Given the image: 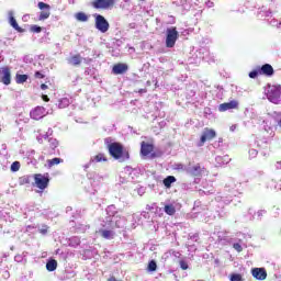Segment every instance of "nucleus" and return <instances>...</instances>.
Here are the masks:
<instances>
[{
    "instance_id": "f257e3e1",
    "label": "nucleus",
    "mask_w": 281,
    "mask_h": 281,
    "mask_svg": "<svg viewBox=\"0 0 281 281\" xmlns=\"http://www.w3.org/2000/svg\"><path fill=\"white\" fill-rule=\"evenodd\" d=\"M105 212L106 217L105 221L101 223L102 227H105L106 229H117L126 225V218L120 215L115 205L108 206Z\"/></svg>"
},
{
    "instance_id": "f03ea898",
    "label": "nucleus",
    "mask_w": 281,
    "mask_h": 281,
    "mask_svg": "<svg viewBox=\"0 0 281 281\" xmlns=\"http://www.w3.org/2000/svg\"><path fill=\"white\" fill-rule=\"evenodd\" d=\"M238 190H240V182H236L234 178H228L225 184V191L229 192V195L218 194L215 200L217 203H225V205L232 203V196H236L238 194Z\"/></svg>"
},
{
    "instance_id": "7ed1b4c3",
    "label": "nucleus",
    "mask_w": 281,
    "mask_h": 281,
    "mask_svg": "<svg viewBox=\"0 0 281 281\" xmlns=\"http://www.w3.org/2000/svg\"><path fill=\"white\" fill-rule=\"evenodd\" d=\"M266 95L272 104H281V85L268 83L266 88Z\"/></svg>"
},
{
    "instance_id": "20e7f679",
    "label": "nucleus",
    "mask_w": 281,
    "mask_h": 281,
    "mask_svg": "<svg viewBox=\"0 0 281 281\" xmlns=\"http://www.w3.org/2000/svg\"><path fill=\"white\" fill-rule=\"evenodd\" d=\"M109 153L111 157L119 161H126L128 159V151L124 150V147L120 143H112L109 145Z\"/></svg>"
},
{
    "instance_id": "39448f33",
    "label": "nucleus",
    "mask_w": 281,
    "mask_h": 281,
    "mask_svg": "<svg viewBox=\"0 0 281 281\" xmlns=\"http://www.w3.org/2000/svg\"><path fill=\"white\" fill-rule=\"evenodd\" d=\"M94 23H95L97 30L102 34H106V32H109V27H111V25L109 24V21H106V18L98 13L94 14Z\"/></svg>"
},
{
    "instance_id": "423d86ee",
    "label": "nucleus",
    "mask_w": 281,
    "mask_h": 281,
    "mask_svg": "<svg viewBox=\"0 0 281 281\" xmlns=\"http://www.w3.org/2000/svg\"><path fill=\"white\" fill-rule=\"evenodd\" d=\"M179 38V32L177 31V27L171 26L167 29L166 32V47H175V44L177 43V40Z\"/></svg>"
},
{
    "instance_id": "0eeeda50",
    "label": "nucleus",
    "mask_w": 281,
    "mask_h": 281,
    "mask_svg": "<svg viewBox=\"0 0 281 281\" xmlns=\"http://www.w3.org/2000/svg\"><path fill=\"white\" fill-rule=\"evenodd\" d=\"M34 179H35V186L40 190H45L47 188V186H49V176L47 173H46V176L36 173L34 176Z\"/></svg>"
},
{
    "instance_id": "6e6552de",
    "label": "nucleus",
    "mask_w": 281,
    "mask_h": 281,
    "mask_svg": "<svg viewBox=\"0 0 281 281\" xmlns=\"http://www.w3.org/2000/svg\"><path fill=\"white\" fill-rule=\"evenodd\" d=\"M186 172L188 175H191V177H201L203 175V170H205L203 167H201L200 164H189L186 168H184Z\"/></svg>"
},
{
    "instance_id": "1a4fd4ad",
    "label": "nucleus",
    "mask_w": 281,
    "mask_h": 281,
    "mask_svg": "<svg viewBox=\"0 0 281 281\" xmlns=\"http://www.w3.org/2000/svg\"><path fill=\"white\" fill-rule=\"evenodd\" d=\"M115 5V0H94L92 2V7L95 10H109V8H113Z\"/></svg>"
},
{
    "instance_id": "9d476101",
    "label": "nucleus",
    "mask_w": 281,
    "mask_h": 281,
    "mask_svg": "<svg viewBox=\"0 0 281 281\" xmlns=\"http://www.w3.org/2000/svg\"><path fill=\"white\" fill-rule=\"evenodd\" d=\"M214 137H216V131L210 130V128H204V131L202 132L200 142L198 143V146L199 147L203 146V144H205V142H207L210 139H214Z\"/></svg>"
},
{
    "instance_id": "9b49d317",
    "label": "nucleus",
    "mask_w": 281,
    "mask_h": 281,
    "mask_svg": "<svg viewBox=\"0 0 281 281\" xmlns=\"http://www.w3.org/2000/svg\"><path fill=\"white\" fill-rule=\"evenodd\" d=\"M0 76H1V82H3V85H10V82H12V74L10 72V68L4 67L2 68V70L0 71Z\"/></svg>"
},
{
    "instance_id": "f8f14e48",
    "label": "nucleus",
    "mask_w": 281,
    "mask_h": 281,
    "mask_svg": "<svg viewBox=\"0 0 281 281\" xmlns=\"http://www.w3.org/2000/svg\"><path fill=\"white\" fill-rule=\"evenodd\" d=\"M251 273L256 280H267V270L265 268H254Z\"/></svg>"
},
{
    "instance_id": "ddd939ff",
    "label": "nucleus",
    "mask_w": 281,
    "mask_h": 281,
    "mask_svg": "<svg viewBox=\"0 0 281 281\" xmlns=\"http://www.w3.org/2000/svg\"><path fill=\"white\" fill-rule=\"evenodd\" d=\"M8 15H9V23H10L11 27H13V30H15L16 32H20V33L25 32L23 29H21V26H19L16 19H14V11H9Z\"/></svg>"
},
{
    "instance_id": "4468645a",
    "label": "nucleus",
    "mask_w": 281,
    "mask_h": 281,
    "mask_svg": "<svg viewBox=\"0 0 281 281\" xmlns=\"http://www.w3.org/2000/svg\"><path fill=\"white\" fill-rule=\"evenodd\" d=\"M32 120H41L45 117V108L43 106H37L30 113Z\"/></svg>"
},
{
    "instance_id": "2eb2a0df",
    "label": "nucleus",
    "mask_w": 281,
    "mask_h": 281,
    "mask_svg": "<svg viewBox=\"0 0 281 281\" xmlns=\"http://www.w3.org/2000/svg\"><path fill=\"white\" fill-rule=\"evenodd\" d=\"M273 74H274L273 66H271L270 64H265L261 67H259V76L271 77L273 76Z\"/></svg>"
},
{
    "instance_id": "dca6fc26",
    "label": "nucleus",
    "mask_w": 281,
    "mask_h": 281,
    "mask_svg": "<svg viewBox=\"0 0 281 281\" xmlns=\"http://www.w3.org/2000/svg\"><path fill=\"white\" fill-rule=\"evenodd\" d=\"M153 150H155V147L153 146V144H148L145 142L142 143L140 155H143V157H148V155H150Z\"/></svg>"
},
{
    "instance_id": "f3484780",
    "label": "nucleus",
    "mask_w": 281,
    "mask_h": 281,
    "mask_svg": "<svg viewBox=\"0 0 281 281\" xmlns=\"http://www.w3.org/2000/svg\"><path fill=\"white\" fill-rule=\"evenodd\" d=\"M237 108H238V101H231L227 103L220 104L218 111L225 112V111H229L232 109H237Z\"/></svg>"
},
{
    "instance_id": "a211bd4d",
    "label": "nucleus",
    "mask_w": 281,
    "mask_h": 281,
    "mask_svg": "<svg viewBox=\"0 0 281 281\" xmlns=\"http://www.w3.org/2000/svg\"><path fill=\"white\" fill-rule=\"evenodd\" d=\"M112 71L116 76L120 74H126V71H128V66L126 64H117L112 68Z\"/></svg>"
},
{
    "instance_id": "6ab92c4d",
    "label": "nucleus",
    "mask_w": 281,
    "mask_h": 281,
    "mask_svg": "<svg viewBox=\"0 0 281 281\" xmlns=\"http://www.w3.org/2000/svg\"><path fill=\"white\" fill-rule=\"evenodd\" d=\"M67 63L68 65H72V67H78V65L82 63V56H80L79 54L72 55L67 59Z\"/></svg>"
},
{
    "instance_id": "aec40b11",
    "label": "nucleus",
    "mask_w": 281,
    "mask_h": 281,
    "mask_svg": "<svg viewBox=\"0 0 281 281\" xmlns=\"http://www.w3.org/2000/svg\"><path fill=\"white\" fill-rule=\"evenodd\" d=\"M215 161H216V166H227V164L232 161V158H229L227 155L216 156Z\"/></svg>"
},
{
    "instance_id": "412c9836",
    "label": "nucleus",
    "mask_w": 281,
    "mask_h": 281,
    "mask_svg": "<svg viewBox=\"0 0 281 281\" xmlns=\"http://www.w3.org/2000/svg\"><path fill=\"white\" fill-rule=\"evenodd\" d=\"M99 234L102 236V238H105L106 240H113V238H115V232L113 231L102 229L99 232Z\"/></svg>"
},
{
    "instance_id": "4be33fe9",
    "label": "nucleus",
    "mask_w": 281,
    "mask_h": 281,
    "mask_svg": "<svg viewBox=\"0 0 281 281\" xmlns=\"http://www.w3.org/2000/svg\"><path fill=\"white\" fill-rule=\"evenodd\" d=\"M75 19L79 23H87V21H89V15H87L85 12H77L75 13Z\"/></svg>"
},
{
    "instance_id": "5701e85b",
    "label": "nucleus",
    "mask_w": 281,
    "mask_h": 281,
    "mask_svg": "<svg viewBox=\"0 0 281 281\" xmlns=\"http://www.w3.org/2000/svg\"><path fill=\"white\" fill-rule=\"evenodd\" d=\"M71 104V100L69 98H61L58 100L57 106L58 109H67Z\"/></svg>"
},
{
    "instance_id": "b1692460",
    "label": "nucleus",
    "mask_w": 281,
    "mask_h": 281,
    "mask_svg": "<svg viewBox=\"0 0 281 281\" xmlns=\"http://www.w3.org/2000/svg\"><path fill=\"white\" fill-rule=\"evenodd\" d=\"M57 267H58V261H56V259H49L46 262L47 271H56Z\"/></svg>"
},
{
    "instance_id": "393cba45",
    "label": "nucleus",
    "mask_w": 281,
    "mask_h": 281,
    "mask_svg": "<svg viewBox=\"0 0 281 281\" xmlns=\"http://www.w3.org/2000/svg\"><path fill=\"white\" fill-rule=\"evenodd\" d=\"M176 181H177V178H175V176H168L162 180V183L165 188H172V183H175Z\"/></svg>"
},
{
    "instance_id": "a878e982",
    "label": "nucleus",
    "mask_w": 281,
    "mask_h": 281,
    "mask_svg": "<svg viewBox=\"0 0 281 281\" xmlns=\"http://www.w3.org/2000/svg\"><path fill=\"white\" fill-rule=\"evenodd\" d=\"M257 16L259 19H269V16H271V11L263 7L260 11H258Z\"/></svg>"
},
{
    "instance_id": "bb28decb",
    "label": "nucleus",
    "mask_w": 281,
    "mask_h": 281,
    "mask_svg": "<svg viewBox=\"0 0 281 281\" xmlns=\"http://www.w3.org/2000/svg\"><path fill=\"white\" fill-rule=\"evenodd\" d=\"M50 135H52V130H48V132H46L45 134H40L37 136L38 144H43V139L49 142V139H52V137H49Z\"/></svg>"
},
{
    "instance_id": "cd10ccee",
    "label": "nucleus",
    "mask_w": 281,
    "mask_h": 281,
    "mask_svg": "<svg viewBox=\"0 0 281 281\" xmlns=\"http://www.w3.org/2000/svg\"><path fill=\"white\" fill-rule=\"evenodd\" d=\"M100 161H106L104 154H99L90 159V164H100Z\"/></svg>"
},
{
    "instance_id": "c85d7f7f",
    "label": "nucleus",
    "mask_w": 281,
    "mask_h": 281,
    "mask_svg": "<svg viewBox=\"0 0 281 281\" xmlns=\"http://www.w3.org/2000/svg\"><path fill=\"white\" fill-rule=\"evenodd\" d=\"M165 212L169 216H175V213L177 212V209H175V205H172V204H167V205H165Z\"/></svg>"
},
{
    "instance_id": "c756f323",
    "label": "nucleus",
    "mask_w": 281,
    "mask_h": 281,
    "mask_svg": "<svg viewBox=\"0 0 281 281\" xmlns=\"http://www.w3.org/2000/svg\"><path fill=\"white\" fill-rule=\"evenodd\" d=\"M69 247H78L80 245V237H70L68 240Z\"/></svg>"
},
{
    "instance_id": "7c9ffc66",
    "label": "nucleus",
    "mask_w": 281,
    "mask_h": 281,
    "mask_svg": "<svg viewBox=\"0 0 281 281\" xmlns=\"http://www.w3.org/2000/svg\"><path fill=\"white\" fill-rule=\"evenodd\" d=\"M175 4L184 8V10H188V8H190L189 0H176Z\"/></svg>"
},
{
    "instance_id": "2f4dec72",
    "label": "nucleus",
    "mask_w": 281,
    "mask_h": 281,
    "mask_svg": "<svg viewBox=\"0 0 281 281\" xmlns=\"http://www.w3.org/2000/svg\"><path fill=\"white\" fill-rule=\"evenodd\" d=\"M37 231L40 232V234H42V236H46L47 232L49 231V226L45 224L38 225Z\"/></svg>"
},
{
    "instance_id": "473e14b6",
    "label": "nucleus",
    "mask_w": 281,
    "mask_h": 281,
    "mask_svg": "<svg viewBox=\"0 0 281 281\" xmlns=\"http://www.w3.org/2000/svg\"><path fill=\"white\" fill-rule=\"evenodd\" d=\"M15 81L18 85H23V82H27V75H16Z\"/></svg>"
},
{
    "instance_id": "72a5a7b5",
    "label": "nucleus",
    "mask_w": 281,
    "mask_h": 281,
    "mask_svg": "<svg viewBox=\"0 0 281 281\" xmlns=\"http://www.w3.org/2000/svg\"><path fill=\"white\" fill-rule=\"evenodd\" d=\"M257 146L263 148V150H269V143L267 140H257Z\"/></svg>"
},
{
    "instance_id": "f704fd0d",
    "label": "nucleus",
    "mask_w": 281,
    "mask_h": 281,
    "mask_svg": "<svg viewBox=\"0 0 281 281\" xmlns=\"http://www.w3.org/2000/svg\"><path fill=\"white\" fill-rule=\"evenodd\" d=\"M60 161H63V159L60 158H53L50 160H47L49 168H52V166H58Z\"/></svg>"
},
{
    "instance_id": "c9c22d12",
    "label": "nucleus",
    "mask_w": 281,
    "mask_h": 281,
    "mask_svg": "<svg viewBox=\"0 0 281 281\" xmlns=\"http://www.w3.org/2000/svg\"><path fill=\"white\" fill-rule=\"evenodd\" d=\"M20 168H21V162H19V161L12 162L11 172H19Z\"/></svg>"
},
{
    "instance_id": "e433bc0d",
    "label": "nucleus",
    "mask_w": 281,
    "mask_h": 281,
    "mask_svg": "<svg viewBox=\"0 0 281 281\" xmlns=\"http://www.w3.org/2000/svg\"><path fill=\"white\" fill-rule=\"evenodd\" d=\"M147 269L150 272L157 271V262L155 260L149 261Z\"/></svg>"
},
{
    "instance_id": "4c0bfd02",
    "label": "nucleus",
    "mask_w": 281,
    "mask_h": 281,
    "mask_svg": "<svg viewBox=\"0 0 281 281\" xmlns=\"http://www.w3.org/2000/svg\"><path fill=\"white\" fill-rule=\"evenodd\" d=\"M49 10H47V11H42L41 13H40V16H38V20L40 21H45V19H49Z\"/></svg>"
},
{
    "instance_id": "58836bf2",
    "label": "nucleus",
    "mask_w": 281,
    "mask_h": 281,
    "mask_svg": "<svg viewBox=\"0 0 281 281\" xmlns=\"http://www.w3.org/2000/svg\"><path fill=\"white\" fill-rule=\"evenodd\" d=\"M231 281H243V276L238 273L231 274Z\"/></svg>"
},
{
    "instance_id": "ea45409f",
    "label": "nucleus",
    "mask_w": 281,
    "mask_h": 281,
    "mask_svg": "<svg viewBox=\"0 0 281 281\" xmlns=\"http://www.w3.org/2000/svg\"><path fill=\"white\" fill-rule=\"evenodd\" d=\"M48 144H50V148H57L58 146V140L56 138H48Z\"/></svg>"
},
{
    "instance_id": "a19ab883",
    "label": "nucleus",
    "mask_w": 281,
    "mask_h": 281,
    "mask_svg": "<svg viewBox=\"0 0 281 281\" xmlns=\"http://www.w3.org/2000/svg\"><path fill=\"white\" fill-rule=\"evenodd\" d=\"M258 76H260L259 68L249 72V78L256 79V78H258Z\"/></svg>"
},
{
    "instance_id": "79ce46f5",
    "label": "nucleus",
    "mask_w": 281,
    "mask_h": 281,
    "mask_svg": "<svg viewBox=\"0 0 281 281\" xmlns=\"http://www.w3.org/2000/svg\"><path fill=\"white\" fill-rule=\"evenodd\" d=\"M42 31H43V29L38 25L31 26V32H34L35 34H41Z\"/></svg>"
},
{
    "instance_id": "37998d69",
    "label": "nucleus",
    "mask_w": 281,
    "mask_h": 281,
    "mask_svg": "<svg viewBox=\"0 0 281 281\" xmlns=\"http://www.w3.org/2000/svg\"><path fill=\"white\" fill-rule=\"evenodd\" d=\"M233 249H235V251H238V254H240V251H243V246L239 243H235L233 244Z\"/></svg>"
},
{
    "instance_id": "c03bdc74",
    "label": "nucleus",
    "mask_w": 281,
    "mask_h": 281,
    "mask_svg": "<svg viewBox=\"0 0 281 281\" xmlns=\"http://www.w3.org/2000/svg\"><path fill=\"white\" fill-rule=\"evenodd\" d=\"M37 7L40 8V10H49V4L45 2H38Z\"/></svg>"
},
{
    "instance_id": "a18cd8bd",
    "label": "nucleus",
    "mask_w": 281,
    "mask_h": 281,
    "mask_svg": "<svg viewBox=\"0 0 281 281\" xmlns=\"http://www.w3.org/2000/svg\"><path fill=\"white\" fill-rule=\"evenodd\" d=\"M179 265H180V268L182 269V271H187L189 266L186 260H180Z\"/></svg>"
},
{
    "instance_id": "49530a36",
    "label": "nucleus",
    "mask_w": 281,
    "mask_h": 281,
    "mask_svg": "<svg viewBox=\"0 0 281 281\" xmlns=\"http://www.w3.org/2000/svg\"><path fill=\"white\" fill-rule=\"evenodd\" d=\"M249 157H250V159H256V157H258V150L250 149L249 150Z\"/></svg>"
},
{
    "instance_id": "de8ad7c7",
    "label": "nucleus",
    "mask_w": 281,
    "mask_h": 281,
    "mask_svg": "<svg viewBox=\"0 0 281 281\" xmlns=\"http://www.w3.org/2000/svg\"><path fill=\"white\" fill-rule=\"evenodd\" d=\"M270 25H272V27H280L281 22L278 23V20H272V21L270 22Z\"/></svg>"
},
{
    "instance_id": "09e8293b",
    "label": "nucleus",
    "mask_w": 281,
    "mask_h": 281,
    "mask_svg": "<svg viewBox=\"0 0 281 281\" xmlns=\"http://www.w3.org/2000/svg\"><path fill=\"white\" fill-rule=\"evenodd\" d=\"M15 262H23V255H16L14 257Z\"/></svg>"
},
{
    "instance_id": "8fccbe9b",
    "label": "nucleus",
    "mask_w": 281,
    "mask_h": 281,
    "mask_svg": "<svg viewBox=\"0 0 281 281\" xmlns=\"http://www.w3.org/2000/svg\"><path fill=\"white\" fill-rule=\"evenodd\" d=\"M35 78L43 79V78H45V75L42 74L41 71H36L35 72Z\"/></svg>"
},
{
    "instance_id": "3c124183",
    "label": "nucleus",
    "mask_w": 281,
    "mask_h": 281,
    "mask_svg": "<svg viewBox=\"0 0 281 281\" xmlns=\"http://www.w3.org/2000/svg\"><path fill=\"white\" fill-rule=\"evenodd\" d=\"M95 179H100V177L94 176V179L92 181H90L92 188H95L98 186V183L95 182Z\"/></svg>"
},
{
    "instance_id": "603ef678",
    "label": "nucleus",
    "mask_w": 281,
    "mask_h": 281,
    "mask_svg": "<svg viewBox=\"0 0 281 281\" xmlns=\"http://www.w3.org/2000/svg\"><path fill=\"white\" fill-rule=\"evenodd\" d=\"M205 5H206L207 8H214V2L207 0V1L205 2Z\"/></svg>"
},
{
    "instance_id": "864d4df0",
    "label": "nucleus",
    "mask_w": 281,
    "mask_h": 281,
    "mask_svg": "<svg viewBox=\"0 0 281 281\" xmlns=\"http://www.w3.org/2000/svg\"><path fill=\"white\" fill-rule=\"evenodd\" d=\"M21 183H30V178L27 177L21 178Z\"/></svg>"
},
{
    "instance_id": "5fc2aeb1",
    "label": "nucleus",
    "mask_w": 281,
    "mask_h": 281,
    "mask_svg": "<svg viewBox=\"0 0 281 281\" xmlns=\"http://www.w3.org/2000/svg\"><path fill=\"white\" fill-rule=\"evenodd\" d=\"M2 277L4 278V280H8V278H10V272L8 270L4 271Z\"/></svg>"
},
{
    "instance_id": "6e6d98bb",
    "label": "nucleus",
    "mask_w": 281,
    "mask_h": 281,
    "mask_svg": "<svg viewBox=\"0 0 281 281\" xmlns=\"http://www.w3.org/2000/svg\"><path fill=\"white\" fill-rule=\"evenodd\" d=\"M137 192H138L139 196H142L146 192V189L139 188Z\"/></svg>"
},
{
    "instance_id": "4d7b16f0",
    "label": "nucleus",
    "mask_w": 281,
    "mask_h": 281,
    "mask_svg": "<svg viewBox=\"0 0 281 281\" xmlns=\"http://www.w3.org/2000/svg\"><path fill=\"white\" fill-rule=\"evenodd\" d=\"M276 168H277V170H281V161H278V162L276 164Z\"/></svg>"
},
{
    "instance_id": "13d9d810",
    "label": "nucleus",
    "mask_w": 281,
    "mask_h": 281,
    "mask_svg": "<svg viewBox=\"0 0 281 281\" xmlns=\"http://www.w3.org/2000/svg\"><path fill=\"white\" fill-rule=\"evenodd\" d=\"M265 213H266L265 211H259V212L257 213L258 218H260Z\"/></svg>"
},
{
    "instance_id": "bf43d9fd",
    "label": "nucleus",
    "mask_w": 281,
    "mask_h": 281,
    "mask_svg": "<svg viewBox=\"0 0 281 281\" xmlns=\"http://www.w3.org/2000/svg\"><path fill=\"white\" fill-rule=\"evenodd\" d=\"M147 91H148V90H147L146 88H145V89H139V90H138V93H140V94H142V93H147Z\"/></svg>"
},
{
    "instance_id": "052dcab7",
    "label": "nucleus",
    "mask_w": 281,
    "mask_h": 281,
    "mask_svg": "<svg viewBox=\"0 0 281 281\" xmlns=\"http://www.w3.org/2000/svg\"><path fill=\"white\" fill-rule=\"evenodd\" d=\"M191 238L196 241V240H199V235L195 234V235L191 236Z\"/></svg>"
},
{
    "instance_id": "680f3d73",
    "label": "nucleus",
    "mask_w": 281,
    "mask_h": 281,
    "mask_svg": "<svg viewBox=\"0 0 281 281\" xmlns=\"http://www.w3.org/2000/svg\"><path fill=\"white\" fill-rule=\"evenodd\" d=\"M41 89H42L43 91H45V89H47V85L42 83V85H41Z\"/></svg>"
},
{
    "instance_id": "e2e57ef3",
    "label": "nucleus",
    "mask_w": 281,
    "mask_h": 281,
    "mask_svg": "<svg viewBox=\"0 0 281 281\" xmlns=\"http://www.w3.org/2000/svg\"><path fill=\"white\" fill-rule=\"evenodd\" d=\"M261 155H262L263 157H269V151H261Z\"/></svg>"
},
{
    "instance_id": "0e129e2a",
    "label": "nucleus",
    "mask_w": 281,
    "mask_h": 281,
    "mask_svg": "<svg viewBox=\"0 0 281 281\" xmlns=\"http://www.w3.org/2000/svg\"><path fill=\"white\" fill-rule=\"evenodd\" d=\"M43 100H44V102H49V97L43 95Z\"/></svg>"
},
{
    "instance_id": "69168bd1",
    "label": "nucleus",
    "mask_w": 281,
    "mask_h": 281,
    "mask_svg": "<svg viewBox=\"0 0 281 281\" xmlns=\"http://www.w3.org/2000/svg\"><path fill=\"white\" fill-rule=\"evenodd\" d=\"M231 131L232 132L236 131V125L231 126Z\"/></svg>"
},
{
    "instance_id": "338daca9",
    "label": "nucleus",
    "mask_w": 281,
    "mask_h": 281,
    "mask_svg": "<svg viewBox=\"0 0 281 281\" xmlns=\"http://www.w3.org/2000/svg\"><path fill=\"white\" fill-rule=\"evenodd\" d=\"M89 229V226H83L82 232H87Z\"/></svg>"
},
{
    "instance_id": "774afa93",
    "label": "nucleus",
    "mask_w": 281,
    "mask_h": 281,
    "mask_svg": "<svg viewBox=\"0 0 281 281\" xmlns=\"http://www.w3.org/2000/svg\"><path fill=\"white\" fill-rule=\"evenodd\" d=\"M66 212H71V206H67Z\"/></svg>"
}]
</instances>
